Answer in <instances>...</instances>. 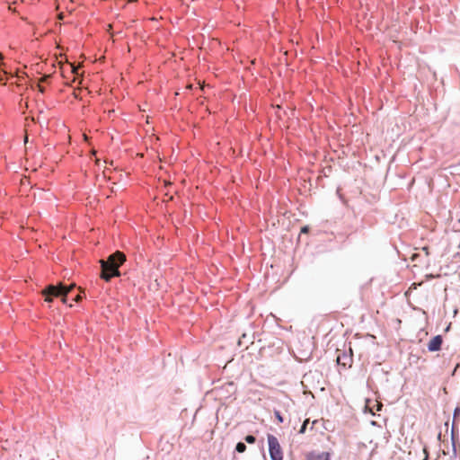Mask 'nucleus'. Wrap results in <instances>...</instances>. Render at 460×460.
<instances>
[{
  "label": "nucleus",
  "mask_w": 460,
  "mask_h": 460,
  "mask_svg": "<svg viewBox=\"0 0 460 460\" xmlns=\"http://www.w3.org/2000/svg\"><path fill=\"white\" fill-rule=\"evenodd\" d=\"M125 261L126 255L119 251L111 254L106 261L101 260V278L105 281H110L111 278L120 276L119 267Z\"/></svg>",
  "instance_id": "1"
},
{
  "label": "nucleus",
  "mask_w": 460,
  "mask_h": 460,
  "mask_svg": "<svg viewBox=\"0 0 460 460\" xmlns=\"http://www.w3.org/2000/svg\"><path fill=\"white\" fill-rule=\"evenodd\" d=\"M269 453L271 460H283L284 453L279 439L272 434L267 436Z\"/></svg>",
  "instance_id": "2"
},
{
  "label": "nucleus",
  "mask_w": 460,
  "mask_h": 460,
  "mask_svg": "<svg viewBox=\"0 0 460 460\" xmlns=\"http://www.w3.org/2000/svg\"><path fill=\"white\" fill-rule=\"evenodd\" d=\"M42 296L45 297L46 302H52L53 297H59L61 295L66 294V292L62 291V283L58 286L49 285L42 291Z\"/></svg>",
  "instance_id": "3"
},
{
  "label": "nucleus",
  "mask_w": 460,
  "mask_h": 460,
  "mask_svg": "<svg viewBox=\"0 0 460 460\" xmlns=\"http://www.w3.org/2000/svg\"><path fill=\"white\" fill-rule=\"evenodd\" d=\"M330 458L331 455L328 452L316 453L312 451L305 456V460H330Z\"/></svg>",
  "instance_id": "4"
},
{
  "label": "nucleus",
  "mask_w": 460,
  "mask_h": 460,
  "mask_svg": "<svg viewBox=\"0 0 460 460\" xmlns=\"http://www.w3.org/2000/svg\"><path fill=\"white\" fill-rule=\"evenodd\" d=\"M442 342V337L440 335H437L433 337L428 343V349L432 352L438 351L440 349Z\"/></svg>",
  "instance_id": "5"
},
{
  "label": "nucleus",
  "mask_w": 460,
  "mask_h": 460,
  "mask_svg": "<svg viewBox=\"0 0 460 460\" xmlns=\"http://www.w3.org/2000/svg\"><path fill=\"white\" fill-rule=\"evenodd\" d=\"M321 374L318 372L310 371L304 375L302 384L305 385H310L314 379H318L321 377Z\"/></svg>",
  "instance_id": "6"
},
{
  "label": "nucleus",
  "mask_w": 460,
  "mask_h": 460,
  "mask_svg": "<svg viewBox=\"0 0 460 460\" xmlns=\"http://www.w3.org/2000/svg\"><path fill=\"white\" fill-rule=\"evenodd\" d=\"M337 364L346 367L347 366L350 367L352 358L350 356H348L345 353L339 354L336 358Z\"/></svg>",
  "instance_id": "7"
},
{
  "label": "nucleus",
  "mask_w": 460,
  "mask_h": 460,
  "mask_svg": "<svg viewBox=\"0 0 460 460\" xmlns=\"http://www.w3.org/2000/svg\"><path fill=\"white\" fill-rule=\"evenodd\" d=\"M384 404H373L371 407L370 404H364V412L369 411L372 415H376L379 411H382Z\"/></svg>",
  "instance_id": "8"
},
{
  "label": "nucleus",
  "mask_w": 460,
  "mask_h": 460,
  "mask_svg": "<svg viewBox=\"0 0 460 460\" xmlns=\"http://www.w3.org/2000/svg\"><path fill=\"white\" fill-rule=\"evenodd\" d=\"M238 453H243L246 450V445L243 442H238L235 447Z\"/></svg>",
  "instance_id": "9"
},
{
  "label": "nucleus",
  "mask_w": 460,
  "mask_h": 460,
  "mask_svg": "<svg viewBox=\"0 0 460 460\" xmlns=\"http://www.w3.org/2000/svg\"><path fill=\"white\" fill-rule=\"evenodd\" d=\"M244 440L248 443V444H254L256 442V438L252 435H247L245 438H244Z\"/></svg>",
  "instance_id": "10"
},
{
  "label": "nucleus",
  "mask_w": 460,
  "mask_h": 460,
  "mask_svg": "<svg viewBox=\"0 0 460 460\" xmlns=\"http://www.w3.org/2000/svg\"><path fill=\"white\" fill-rule=\"evenodd\" d=\"M75 288V284H72L70 286H64L62 284V291L66 292V295L70 293V291Z\"/></svg>",
  "instance_id": "11"
},
{
  "label": "nucleus",
  "mask_w": 460,
  "mask_h": 460,
  "mask_svg": "<svg viewBox=\"0 0 460 460\" xmlns=\"http://www.w3.org/2000/svg\"><path fill=\"white\" fill-rule=\"evenodd\" d=\"M75 288V284H72L70 286H64L62 284V291L66 292V295L70 293V291Z\"/></svg>",
  "instance_id": "12"
},
{
  "label": "nucleus",
  "mask_w": 460,
  "mask_h": 460,
  "mask_svg": "<svg viewBox=\"0 0 460 460\" xmlns=\"http://www.w3.org/2000/svg\"><path fill=\"white\" fill-rule=\"evenodd\" d=\"M310 420L309 419H306L305 420L304 423L302 424L300 429H299V433L300 434H303L305 432V429H306V426L307 424L309 423Z\"/></svg>",
  "instance_id": "13"
},
{
  "label": "nucleus",
  "mask_w": 460,
  "mask_h": 460,
  "mask_svg": "<svg viewBox=\"0 0 460 460\" xmlns=\"http://www.w3.org/2000/svg\"><path fill=\"white\" fill-rule=\"evenodd\" d=\"M275 416L280 423L283 422V418L279 411H275Z\"/></svg>",
  "instance_id": "14"
},
{
  "label": "nucleus",
  "mask_w": 460,
  "mask_h": 460,
  "mask_svg": "<svg viewBox=\"0 0 460 460\" xmlns=\"http://www.w3.org/2000/svg\"><path fill=\"white\" fill-rule=\"evenodd\" d=\"M460 416V408L459 407H456L454 411V417L456 418V417H459Z\"/></svg>",
  "instance_id": "15"
},
{
  "label": "nucleus",
  "mask_w": 460,
  "mask_h": 460,
  "mask_svg": "<svg viewBox=\"0 0 460 460\" xmlns=\"http://www.w3.org/2000/svg\"><path fill=\"white\" fill-rule=\"evenodd\" d=\"M50 77V75H44L40 79V83L47 82V80Z\"/></svg>",
  "instance_id": "16"
},
{
  "label": "nucleus",
  "mask_w": 460,
  "mask_h": 460,
  "mask_svg": "<svg viewBox=\"0 0 460 460\" xmlns=\"http://www.w3.org/2000/svg\"><path fill=\"white\" fill-rule=\"evenodd\" d=\"M5 74V71L0 70V83L4 80Z\"/></svg>",
  "instance_id": "17"
},
{
  "label": "nucleus",
  "mask_w": 460,
  "mask_h": 460,
  "mask_svg": "<svg viewBox=\"0 0 460 460\" xmlns=\"http://www.w3.org/2000/svg\"><path fill=\"white\" fill-rule=\"evenodd\" d=\"M60 297H61L62 302L64 304H66V299H67V295L66 294L61 295Z\"/></svg>",
  "instance_id": "18"
},
{
  "label": "nucleus",
  "mask_w": 460,
  "mask_h": 460,
  "mask_svg": "<svg viewBox=\"0 0 460 460\" xmlns=\"http://www.w3.org/2000/svg\"><path fill=\"white\" fill-rule=\"evenodd\" d=\"M81 299H82V296H81V295H77V296L74 298V301H75V302H79Z\"/></svg>",
  "instance_id": "19"
},
{
  "label": "nucleus",
  "mask_w": 460,
  "mask_h": 460,
  "mask_svg": "<svg viewBox=\"0 0 460 460\" xmlns=\"http://www.w3.org/2000/svg\"><path fill=\"white\" fill-rule=\"evenodd\" d=\"M38 88L40 93H44L45 89L40 84H38Z\"/></svg>",
  "instance_id": "20"
},
{
  "label": "nucleus",
  "mask_w": 460,
  "mask_h": 460,
  "mask_svg": "<svg viewBox=\"0 0 460 460\" xmlns=\"http://www.w3.org/2000/svg\"><path fill=\"white\" fill-rule=\"evenodd\" d=\"M70 66H71V68H72V72L75 74L77 68L74 65H70Z\"/></svg>",
  "instance_id": "21"
},
{
  "label": "nucleus",
  "mask_w": 460,
  "mask_h": 460,
  "mask_svg": "<svg viewBox=\"0 0 460 460\" xmlns=\"http://www.w3.org/2000/svg\"><path fill=\"white\" fill-rule=\"evenodd\" d=\"M452 440H453L454 451L456 452V447H455V437H454V433H453V432H452Z\"/></svg>",
  "instance_id": "22"
},
{
  "label": "nucleus",
  "mask_w": 460,
  "mask_h": 460,
  "mask_svg": "<svg viewBox=\"0 0 460 460\" xmlns=\"http://www.w3.org/2000/svg\"><path fill=\"white\" fill-rule=\"evenodd\" d=\"M423 251L426 253V256H429V248L428 247H424Z\"/></svg>",
  "instance_id": "23"
},
{
  "label": "nucleus",
  "mask_w": 460,
  "mask_h": 460,
  "mask_svg": "<svg viewBox=\"0 0 460 460\" xmlns=\"http://www.w3.org/2000/svg\"><path fill=\"white\" fill-rule=\"evenodd\" d=\"M4 58V56L2 53H0V59H3Z\"/></svg>",
  "instance_id": "24"
},
{
  "label": "nucleus",
  "mask_w": 460,
  "mask_h": 460,
  "mask_svg": "<svg viewBox=\"0 0 460 460\" xmlns=\"http://www.w3.org/2000/svg\"><path fill=\"white\" fill-rule=\"evenodd\" d=\"M416 256V254H413L411 259L414 260Z\"/></svg>",
  "instance_id": "25"
},
{
  "label": "nucleus",
  "mask_w": 460,
  "mask_h": 460,
  "mask_svg": "<svg viewBox=\"0 0 460 460\" xmlns=\"http://www.w3.org/2000/svg\"><path fill=\"white\" fill-rule=\"evenodd\" d=\"M458 247L460 248V244L458 245Z\"/></svg>",
  "instance_id": "26"
}]
</instances>
